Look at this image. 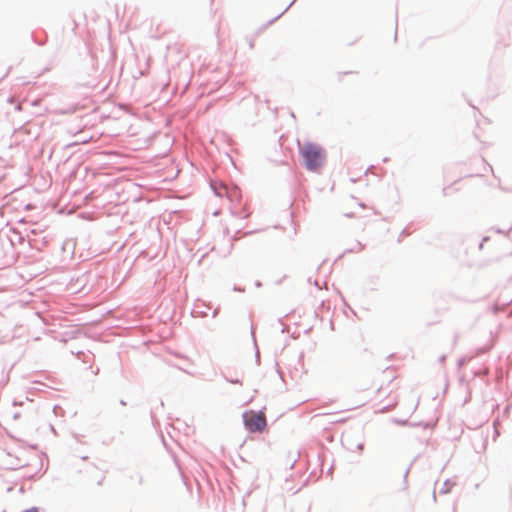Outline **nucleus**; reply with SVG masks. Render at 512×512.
Returning <instances> with one entry per match:
<instances>
[{
  "label": "nucleus",
  "mask_w": 512,
  "mask_h": 512,
  "mask_svg": "<svg viewBox=\"0 0 512 512\" xmlns=\"http://www.w3.org/2000/svg\"><path fill=\"white\" fill-rule=\"evenodd\" d=\"M307 170L317 172L326 161L325 150L318 144L312 142L304 143L299 149Z\"/></svg>",
  "instance_id": "nucleus-1"
},
{
  "label": "nucleus",
  "mask_w": 512,
  "mask_h": 512,
  "mask_svg": "<svg viewBox=\"0 0 512 512\" xmlns=\"http://www.w3.org/2000/svg\"><path fill=\"white\" fill-rule=\"evenodd\" d=\"M212 188L219 197H224L228 194V186L223 183H213Z\"/></svg>",
  "instance_id": "nucleus-2"
},
{
  "label": "nucleus",
  "mask_w": 512,
  "mask_h": 512,
  "mask_svg": "<svg viewBox=\"0 0 512 512\" xmlns=\"http://www.w3.org/2000/svg\"><path fill=\"white\" fill-rule=\"evenodd\" d=\"M226 197L228 199H230L231 201L238 200L240 198V191H239V189L236 188V187L228 188V194H226Z\"/></svg>",
  "instance_id": "nucleus-3"
},
{
  "label": "nucleus",
  "mask_w": 512,
  "mask_h": 512,
  "mask_svg": "<svg viewBox=\"0 0 512 512\" xmlns=\"http://www.w3.org/2000/svg\"><path fill=\"white\" fill-rule=\"evenodd\" d=\"M92 138H83V137H80L79 139H77L76 141L73 142V144H84V143H87L91 140Z\"/></svg>",
  "instance_id": "nucleus-4"
}]
</instances>
